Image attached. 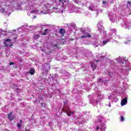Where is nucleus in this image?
I'll return each instance as SVG.
<instances>
[{
  "label": "nucleus",
  "instance_id": "obj_1",
  "mask_svg": "<svg viewBox=\"0 0 131 131\" xmlns=\"http://www.w3.org/2000/svg\"><path fill=\"white\" fill-rule=\"evenodd\" d=\"M8 118L10 121H12L13 119H15L14 117V115L13 114V112H10L9 114H7Z\"/></svg>",
  "mask_w": 131,
  "mask_h": 131
},
{
  "label": "nucleus",
  "instance_id": "obj_2",
  "mask_svg": "<svg viewBox=\"0 0 131 131\" xmlns=\"http://www.w3.org/2000/svg\"><path fill=\"white\" fill-rule=\"evenodd\" d=\"M5 41L6 42H4L5 47H9V45L11 43L12 40L11 39H7Z\"/></svg>",
  "mask_w": 131,
  "mask_h": 131
},
{
  "label": "nucleus",
  "instance_id": "obj_3",
  "mask_svg": "<svg viewBox=\"0 0 131 131\" xmlns=\"http://www.w3.org/2000/svg\"><path fill=\"white\" fill-rule=\"evenodd\" d=\"M126 103H127V98L125 97L121 101V106H124Z\"/></svg>",
  "mask_w": 131,
  "mask_h": 131
},
{
  "label": "nucleus",
  "instance_id": "obj_4",
  "mask_svg": "<svg viewBox=\"0 0 131 131\" xmlns=\"http://www.w3.org/2000/svg\"><path fill=\"white\" fill-rule=\"evenodd\" d=\"M59 32L60 34H61L62 36H64V34L66 33V30H65V29L61 28L59 29Z\"/></svg>",
  "mask_w": 131,
  "mask_h": 131
},
{
  "label": "nucleus",
  "instance_id": "obj_5",
  "mask_svg": "<svg viewBox=\"0 0 131 131\" xmlns=\"http://www.w3.org/2000/svg\"><path fill=\"white\" fill-rule=\"evenodd\" d=\"M73 114H74V112H71L70 108H68L67 115H68V116H71Z\"/></svg>",
  "mask_w": 131,
  "mask_h": 131
},
{
  "label": "nucleus",
  "instance_id": "obj_6",
  "mask_svg": "<svg viewBox=\"0 0 131 131\" xmlns=\"http://www.w3.org/2000/svg\"><path fill=\"white\" fill-rule=\"evenodd\" d=\"M40 37V35L38 34L35 33L33 36V39H38Z\"/></svg>",
  "mask_w": 131,
  "mask_h": 131
},
{
  "label": "nucleus",
  "instance_id": "obj_7",
  "mask_svg": "<svg viewBox=\"0 0 131 131\" xmlns=\"http://www.w3.org/2000/svg\"><path fill=\"white\" fill-rule=\"evenodd\" d=\"M19 122L20 123H17V127H18V128H21V126H22V122H23V121H22V120H20Z\"/></svg>",
  "mask_w": 131,
  "mask_h": 131
},
{
  "label": "nucleus",
  "instance_id": "obj_8",
  "mask_svg": "<svg viewBox=\"0 0 131 131\" xmlns=\"http://www.w3.org/2000/svg\"><path fill=\"white\" fill-rule=\"evenodd\" d=\"M84 37H92V35H90V34H86V36H81V38H84Z\"/></svg>",
  "mask_w": 131,
  "mask_h": 131
},
{
  "label": "nucleus",
  "instance_id": "obj_9",
  "mask_svg": "<svg viewBox=\"0 0 131 131\" xmlns=\"http://www.w3.org/2000/svg\"><path fill=\"white\" fill-rule=\"evenodd\" d=\"M91 68H93V70H96V69H97V68L96 67V64L94 63H92L91 64Z\"/></svg>",
  "mask_w": 131,
  "mask_h": 131
},
{
  "label": "nucleus",
  "instance_id": "obj_10",
  "mask_svg": "<svg viewBox=\"0 0 131 131\" xmlns=\"http://www.w3.org/2000/svg\"><path fill=\"white\" fill-rule=\"evenodd\" d=\"M34 72H35L33 69H31L29 71V73L31 75H33V74H34Z\"/></svg>",
  "mask_w": 131,
  "mask_h": 131
},
{
  "label": "nucleus",
  "instance_id": "obj_11",
  "mask_svg": "<svg viewBox=\"0 0 131 131\" xmlns=\"http://www.w3.org/2000/svg\"><path fill=\"white\" fill-rule=\"evenodd\" d=\"M110 41V39H107L106 40H104L102 41V43L104 46H105V45H107V43Z\"/></svg>",
  "mask_w": 131,
  "mask_h": 131
},
{
  "label": "nucleus",
  "instance_id": "obj_12",
  "mask_svg": "<svg viewBox=\"0 0 131 131\" xmlns=\"http://www.w3.org/2000/svg\"><path fill=\"white\" fill-rule=\"evenodd\" d=\"M48 30H49V29L44 30L45 32L42 34V35H47V34H48Z\"/></svg>",
  "mask_w": 131,
  "mask_h": 131
},
{
  "label": "nucleus",
  "instance_id": "obj_13",
  "mask_svg": "<svg viewBox=\"0 0 131 131\" xmlns=\"http://www.w3.org/2000/svg\"><path fill=\"white\" fill-rule=\"evenodd\" d=\"M61 111H62V112H64V113H67V112H68V108L65 109L64 108H63L61 110Z\"/></svg>",
  "mask_w": 131,
  "mask_h": 131
},
{
  "label": "nucleus",
  "instance_id": "obj_14",
  "mask_svg": "<svg viewBox=\"0 0 131 131\" xmlns=\"http://www.w3.org/2000/svg\"><path fill=\"white\" fill-rule=\"evenodd\" d=\"M53 47H55V49H60L61 47H60V46H58V45L57 44H54Z\"/></svg>",
  "mask_w": 131,
  "mask_h": 131
},
{
  "label": "nucleus",
  "instance_id": "obj_15",
  "mask_svg": "<svg viewBox=\"0 0 131 131\" xmlns=\"http://www.w3.org/2000/svg\"><path fill=\"white\" fill-rule=\"evenodd\" d=\"M120 120H121V121H124V117H123V116H121L120 117Z\"/></svg>",
  "mask_w": 131,
  "mask_h": 131
},
{
  "label": "nucleus",
  "instance_id": "obj_16",
  "mask_svg": "<svg viewBox=\"0 0 131 131\" xmlns=\"http://www.w3.org/2000/svg\"><path fill=\"white\" fill-rule=\"evenodd\" d=\"M59 1V4H61V6H63V0H58Z\"/></svg>",
  "mask_w": 131,
  "mask_h": 131
},
{
  "label": "nucleus",
  "instance_id": "obj_17",
  "mask_svg": "<svg viewBox=\"0 0 131 131\" xmlns=\"http://www.w3.org/2000/svg\"><path fill=\"white\" fill-rule=\"evenodd\" d=\"M89 9L90 11H93V10H94V8H92L91 6H89Z\"/></svg>",
  "mask_w": 131,
  "mask_h": 131
},
{
  "label": "nucleus",
  "instance_id": "obj_18",
  "mask_svg": "<svg viewBox=\"0 0 131 131\" xmlns=\"http://www.w3.org/2000/svg\"><path fill=\"white\" fill-rule=\"evenodd\" d=\"M127 5H128V6H131V2L130 1H128L127 2Z\"/></svg>",
  "mask_w": 131,
  "mask_h": 131
},
{
  "label": "nucleus",
  "instance_id": "obj_19",
  "mask_svg": "<svg viewBox=\"0 0 131 131\" xmlns=\"http://www.w3.org/2000/svg\"><path fill=\"white\" fill-rule=\"evenodd\" d=\"M9 65H10V66H12V65H15V63L11 62L9 63Z\"/></svg>",
  "mask_w": 131,
  "mask_h": 131
},
{
  "label": "nucleus",
  "instance_id": "obj_20",
  "mask_svg": "<svg viewBox=\"0 0 131 131\" xmlns=\"http://www.w3.org/2000/svg\"><path fill=\"white\" fill-rule=\"evenodd\" d=\"M76 4H79V1L78 0H74V1Z\"/></svg>",
  "mask_w": 131,
  "mask_h": 131
},
{
  "label": "nucleus",
  "instance_id": "obj_21",
  "mask_svg": "<svg viewBox=\"0 0 131 131\" xmlns=\"http://www.w3.org/2000/svg\"><path fill=\"white\" fill-rule=\"evenodd\" d=\"M102 4H103V5H106V4H107V2L105 1H103Z\"/></svg>",
  "mask_w": 131,
  "mask_h": 131
},
{
  "label": "nucleus",
  "instance_id": "obj_22",
  "mask_svg": "<svg viewBox=\"0 0 131 131\" xmlns=\"http://www.w3.org/2000/svg\"><path fill=\"white\" fill-rule=\"evenodd\" d=\"M40 27H41V30H42V29H43V27H45V26H41Z\"/></svg>",
  "mask_w": 131,
  "mask_h": 131
},
{
  "label": "nucleus",
  "instance_id": "obj_23",
  "mask_svg": "<svg viewBox=\"0 0 131 131\" xmlns=\"http://www.w3.org/2000/svg\"><path fill=\"white\" fill-rule=\"evenodd\" d=\"M2 12H5V9L4 8H1Z\"/></svg>",
  "mask_w": 131,
  "mask_h": 131
},
{
  "label": "nucleus",
  "instance_id": "obj_24",
  "mask_svg": "<svg viewBox=\"0 0 131 131\" xmlns=\"http://www.w3.org/2000/svg\"><path fill=\"white\" fill-rule=\"evenodd\" d=\"M100 128V127H97L96 130L98 131V129Z\"/></svg>",
  "mask_w": 131,
  "mask_h": 131
},
{
  "label": "nucleus",
  "instance_id": "obj_25",
  "mask_svg": "<svg viewBox=\"0 0 131 131\" xmlns=\"http://www.w3.org/2000/svg\"><path fill=\"white\" fill-rule=\"evenodd\" d=\"M25 131H31V130H30V129H26Z\"/></svg>",
  "mask_w": 131,
  "mask_h": 131
},
{
  "label": "nucleus",
  "instance_id": "obj_26",
  "mask_svg": "<svg viewBox=\"0 0 131 131\" xmlns=\"http://www.w3.org/2000/svg\"><path fill=\"white\" fill-rule=\"evenodd\" d=\"M9 47H13V44H10V45H9Z\"/></svg>",
  "mask_w": 131,
  "mask_h": 131
},
{
  "label": "nucleus",
  "instance_id": "obj_27",
  "mask_svg": "<svg viewBox=\"0 0 131 131\" xmlns=\"http://www.w3.org/2000/svg\"><path fill=\"white\" fill-rule=\"evenodd\" d=\"M99 81H102V79L101 78L99 79Z\"/></svg>",
  "mask_w": 131,
  "mask_h": 131
},
{
  "label": "nucleus",
  "instance_id": "obj_28",
  "mask_svg": "<svg viewBox=\"0 0 131 131\" xmlns=\"http://www.w3.org/2000/svg\"><path fill=\"white\" fill-rule=\"evenodd\" d=\"M5 131H10V130H9L7 129H5Z\"/></svg>",
  "mask_w": 131,
  "mask_h": 131
},
{
  "label": "nucleus",
  "instance_id": "obj_29",
  "mask_svg": "<svg viewBox=\"0 0 131 131\" xmlns=\"http://www.w3.org/2000/svg\"><path fill=\"white\" fill-rule=\"evenodd\" d=\"M67 103L64 102V105H67Z\"/></svg>",
  "mask_w": 131,
  "mask_h": 131
},
{
  "label": "nucleus",
  "instance_id": "obj_30",
  "mask_svg": "<svg viewBox=\"0 0 131 131\" xmlns=\"http://www.w3.org/2000/svg\"><path fill=\"white\" fill-rule=\"evenodd\" d=\"M53 9H55V7H53Z\"/></svg>",
  "mask_w": 131,
  "mask_h": 131
}]
</instances>
